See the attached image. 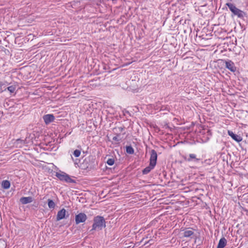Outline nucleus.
<instances>
[{
	"label": "nucleus",
	"mask_w": 248,
	"mask_h": 248,
	"mask_svg": "<svg viewBox=\"0 0 248 248\" xmlns=\"http://www.w3.org/2000/svg\"><path fill=\"white\" fill-rule=\"evenodd\" d=\"M3 188L7 189L10 187V182L8 180H3L1 183Z\"/></svg>",
	"instance_id": "nucleus-15"
},
{
	"label": "nucleus",
	"mask_w": 248,
	"mask_h": 248,
	"mask_svg": "<svg viewBox=\"0 0 248 248\" xmlns=\"http://www.w3.org/2000/svg\"><path fill=\"white\" fill-rule=\"evenodd\" d=\"M48 206L50 209H54L55 206V203L52 200L48 199L47 200Z\"/></svg>",
	"instance_id": "nucleus-17"
},
{
	"label": "nucleus",
	"mask_w": 248,
	"mask_h": 248,
	"mask_svg": "<svg viewBox=\"0 0 248 248\" xmlns=\"http://www.w3.org/2000/svg\"><path fill=\"white\" fill-rule=\"evenodd\" d=\"M81 152L80 150L76 149L73 152V155L75 157H78L80 155Z\"/></svg>",
	"instance_id": "nucleus-19"
},
{
	"label": "nucleus",
	"mask_w": 248,
	"mask_h": 248,
	"mask_svg": "<svg viewBox=\"0 0 248 248\" xmlns=\"http://www.w3.org/2000/svg\"><path fill=\"white\" fill-rule=\"evenodd\" d=\"M228 134L233 140L237 142H239L242 140V138L240 136L234 134L232 131L228 130Z\"/></svg>",
	"instance_id": "nucleus-9"
},
{
	"label": "nucleus",
	"mask_w": 248,
	"mask_h": 248,
	"mask_svg": "<svg viewBox=\"0 0 248 248\" xmlns=\"http://www.w3.org/2000/svg\"><path fill=\"white\" fill-rule=\"evenodd\" d=\"M157 158L156 152L153 149L150 151V163L148 166L144 168L142 170L143 174H147L149 173L151 170H153L156 164Z\"/></svg>",
	"instance_id": "nucleus-3"
},
{
	"label": "nucleus",
	"mask_w": 248,
	"mask_h": 248,
	"mask_svg": "<svg viewBox=\"0 0 248 248\" xmlns=\"http://www.w3.org/2000/svg\"><path fill=\"white\" fill-rule=\"evenodd\" d=\"M226 5L228 6L232 13L234 16H236L238 18L243 19L247 15L246 13L237 8L232 3H227Z\"/></svg>",
	"instance_id": "nucleus-4"
},
{
	"label": "nucleus",
	"mask_w": 248,
	"mask_h": 248,
	"mask_svg": "<svg viewBox=\"0 0 248 248\" xmlns=\"http://www.w3.org/2000/svg\"><path fill=\"white\" fill-rule=\"evenodd\" d=\"M166 109V107H162L160 110H165Z\"/></svg>",
	"instance_id": "nucleus-25"
},
{
	"label": "nucleus",
	"mask_w": 248,
	"mask_h": 248,
	"mask_svg": "<svg viewBox=\"0 0 248 248\" xmlns=\"http://www.w3.org/2000/svg\"><path fill=\"white\" fill-rule=\"evenodd\" d=\"M120 136V134H117L116 136L112 138V140L116 141H120L121 140V139L119 138V137Z\"/></svg>",
	"instance_id": "nucleus-21"
},
{
	"label": "nucleus",
	"mask_w": 248,
	"mask_h": 248,
	"mask_svg": "<svg viewBox=\"0 0 248 248\" xmlns=\"http://www.w3.org/2000/svg\"><path fill=\"white\" fill-rule=\"evenodd\" d=\"M124 127H119L118 128H115L114 129H115L117 132H122L124 130Z\"/></svg>",
	"instance_id": "nucleus-22"
},
{
	"label": "nucleus",
	"mask_w": 248,
	"mask_h": 248,
	"mask_svg": "<svg viewBox=\"0 0 248 248\" xmlns=\"http://www.w3.org/2000/svg\"><path fill=\"white\" fill-rule=\"evenodd\" d=\"M225 67L231 72H235L236 71V67L233 62L231 60H227L225 61Z\"/></svg>",
	"instance_id": "nucleus-7"
},
{
	"label": "nucleus",
	"mask_w": 248,
	"mask_h": 248,
	"mask_svg": "<svg viewBox=\"0 0 248 248\" xmlns=\"http://www.w3.org/2000/svg\"><path fill=\"white\" fill-rule=\"evenodd\" d=\"M33 201V198L31 197H22L20 199V202L23 204H26L31 202Z\"/></svg>",
	"instance_id": "nucleus-12"
},
{
	"label": "nucleus",
	"mask_w": 248,
	"mask_h": 248,
	"mask_svg": "<svg viewBox=\"0 0 248 248\" xmlns=\"http://www.w3.org/2000/svg\"><path fill=\"white\" fill-rule=\"evenodd\" d=\"M55 176L61 181L67 183H76V180L72 179L70 175L64 172L61 171L57 172Z\"/></svg>",
	"instance_id": "nucleus-5"
},
{
	"label": "nucleus",
	"mask_w": 248,
	"mask_h": 248,
	"mask_svg": "<svg viewBox=\"0 0 248 248\" xmlns=\"http://www.w3.org/2000/svg\"><path fill=\"white\" fill-rule=\"evenodd\" d=\"M17 141L18 142H20L21 143H25V142H24V141L23 140H20V139H18L17 140Z\"/></svg>",
	"instance_id": "nucleus-24"
},
{
	"label": "nucleus",
	"mask_w": 248,
	"mask_h": 248,
	"mask_svg": "<svg viewBox=\"0 0 248 248\" xmlns=\"http://www.w3.org/2000/svg\"><path fill=\"white\" fill-rule=\"evenodd\" d=\"M227 244V240L224 237H222L219 241L217 248H224Z\"/></svg>",
	"instance_id": "nucleus-13"
},
{
	"label": "nucleus",
	"mask_w": 248,
	"mask_h": 248,
	"mask_svg": "<svg viewBox=\"0 0 248 248\" xmlns=\"http://www.w3.org/2000/svg\"><path fill=\"white\" fill-rule=\"evenodd\" d=\"M184 159L187 162L193 161L198 162L200 160V159L197 158V155L194 154H189L188 157H184Z\"/></svg>",
	"instance_id": "nucleus-10"
},
{
	"label": "nucleus",
	"mask_w": 248,
	"mask_h": 248,
	"mask_svg": "<svg viewBox=\"0 0 248 248\" xmlns=\"http://www.w3.org/2000/svg\"><path fill=\"white\" fill-rule=\"evenodd\" d=\"M78 159H76V162H75V163L76 164L78 163H77V161H78Z\"/></svg>",
	"instance_id": "nucleus-26"
},
{
	"label": "nucleus",
	"mask_w": 248,
	"mask_h": 248,
	"mask_svg": "<svg viewBox=\"0 0 248 248\" xmlns=\"http://www.w3.org/2000/svg\"><path fill=\"white\" fill-rule=\"evenodd\" d=\"M194 234V232L192 230H184L183 236L185 237H191Z\"/></svg>",
	"instance_id": "nucleus-14"
},
{
	"label": "nucleus",
	"mask_w": 248,
	"mask_h": 248,
	"mask_svg": "<svg viewBox=\"0 0 248 248\" xmlns=\"http://www.w3.org/2000/svg\"><path fill=\"white\" fill-rule=\"evenodd\" d=\"M16 89V85H11L7 87V90L11 93H14Z\"/></svg>",
	"instance_id": "nucleus-18"
},
{
	"label": "nucleus",
	"mask_w": 248,
	"mask_h": 248,
	"mask_svg": "<svg viewBox=\"0 0 248 248\" xmlns=\"http://www.w3.org/2000/svg\"><path fill=\"white\" fill-rule=\"evenodd\" d=\"M43 119L45 123L47 125L54 121L55 117L52 114H48L44 115L43 116Z\"/></svg>",
	"instance_id": "nucleus-8"
},
{
	"label": "nucleus",
	"mask_w": 248,
	"mask_h": 248,
	"mask_svg": "<svg viewBox=\"0 0 248 248\" xmlns=\"http://www.w3.org/2000/svg\"><path fill=\"white\" fill-rule=\"evenodd\" d=\"M87 219L86 215L84 213H80L75 216V222L76 224L84 222Z\"/></svg>",
	"instance_id": "nucleus-6"
},
{
	"label": "nucleus",
	"mask_w": 248,
	"mask_h": 248,
	"mask_svg": "<svg viewBox=\"0 0 248 248\" xmlns=\"http://www.w3.org/2000/svg\"><path fill=\"white\" fill-rule=\"evenodd\" d=\"M97 166L95 158L93 155H89L86 157L80 164V168L83 170H89L94 169Z\"/></svg>",
	"instance_id": "nucleus-2"
},
{
	"label": "nucleus",
	"mask_w": 248,
	"mask_h": 248,
	"mask_svg": "<svg viewBox=\"0 0 248 248\" xmlns=\"http://www.w3.org/2000/svg\"><path fill=\"white\" fill-rule=\"evenodd\" d=\"M106 222L104 217L101 216H97L93 217V224L92 228L90 230V232L92 234L93 233L94 231H101L106 226Z\"/></svg>",
	"instance_id": "nucleus-1"
},
{
	"label": "nucleus",
	"mask_w": 248,
	"mask_h": 248,
	"mask_svg": "<svg viewBox=\"0 0 248 248\" xmlns=\"http://www.w3.org/2000/svg\"><path fill=\"white\" fill-rule=\"evenodd\" d=\"M163 127L165 128V129H170V130L171 131V128L169 126V124L167 123H166L164 124Z\"/></svg>",
	"instance_id": "nucleus-23"
},
{
	"label": "nucleus",
	"mask_w": 248,
	"mask_h": 248,
	"mask_svg": "<svg viewBox=\"0 0 248 248\" xmlns=\"http://www.w3.org/2000/svg\"><path fill=\"white\" fill-rule=\"evenodd\" d=\"M229 0L231 1H232V0Z\"/></svg>",
	"instance_id": "nucleus-27"
},
{
	"label": "nucleus",
	"mask_w": 248,
	"mask_h": 248,
	"mask_svg": "<svg viewBox=\"0 0 248 248\" xmlns=\"http://www.w3.org/2000/svg\"><path fill=\"white\" fill-rule=\"evenodd\" d=\"M107 163L109 166H112L114 163V159L113 158H109L108 159Z\"/></svg>",
	"instance_id": "nucleus-20"
},
{
	"label": "nucleus",
	"mask_w": 248,
	"mask_h": 248,
	"mask_svg": "<svg viewBox=\"0 0 248 248\" xmlns=\"http://www.w3.org/2000/svg\"><path fill=\"white\" fill-rule=\"evenodd\" d=\"M66 210L65 209L62 208L61 210L59 211L57 215V220L59 221L63 219L65 217Z\"/></svg>",
	"instance_id": "nucleus-11"
},
{
	"label": "nucleus",
	"mask_w": 248,
	"mask_h": 248,
	"mask_svg": "<svg viewBox=\"0 0 248 248\" xmlns=\"http://www.w3.org/2000/svg\"><path fill=\"white\" fill-rule=\"evenodd\" d=\"M126 152L127 154L132 155L134 153V150L133 148L131 146H126Z\"/></svg>",
	"instance_id": "nucleus-16"
}]
</instances>
